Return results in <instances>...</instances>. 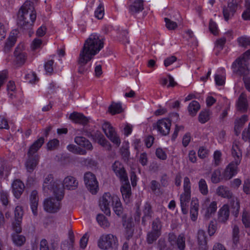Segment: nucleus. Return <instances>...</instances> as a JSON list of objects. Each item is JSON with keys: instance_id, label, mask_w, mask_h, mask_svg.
<instances>
[{"instance_id": "nucleus-1", "label": "nucleus", "mask_w": 250, "mask_h": 250, "mask_svg": "<svg viewBox=\"0 0 250 250\" xmlns=\"http://www.w3.org/2000/svg\"><path fill=\"white\" fill-rule=\"evenodd\" d=\"M36 17V12L33 3L30 1H26L19 11L18 24L23 30H30L34 25ZM33 33V31L29 30V36H31Z\"/></svg>"}, {"instance_id": "nucleus-2", "label": "nucleus", "mask_w": 250, "mask_h": 250, "mask_svg": "<svg viewBox=\"0 0 250 250\" xmlns=\"http://www.w3.org/2000/svg\"><path fill=\"white\" fill-rule=\"evenodd\" d=\"M104 44L102 36L97 34H92L85 41L80 53L86 56L88 59H92L104 47Z\"/></svg>"}, {"instance_id": "nucleus-3", "label": "nucleus", "mask_w": 250, "mask_h": 250, "mask_svg": "<svg viewBox=\"0 0 250 250\" xmlns=\"http://www.w3.org/2000/svg\"><path fill=\"white\" fill-rule=\"evenodd\" d=\"M231 155L234 161L231 162L226 167L224 177L226 180L231 179L238 171V166L240 164L242 159V150L238 142L233 143L231 149Z\"/></svg>"}, {"instance_id": "nucleus-4", "label": "nucleus", "mask_w": 250, "mask_h": 250, "mask_svg": "<svg viewBox=\"0 0 250 250\" xmlns=\"http://www.w3.org/2000/svg\"><path fill=\"white\" fill-rule=\"evenodd\" d=\"M44 142V138L40 137L29 148L27 153L28 159L25 163V167L27 171L30 173L33 171L38 164L39 156L35 154L42 146Z\"/></svg>"}, {"instance_id": "nucleus-5", "label": "nucleus", "mask_w": 250, "mask_h": 250, "mask_svg": "<svg viewBox=\"0 0 250 250\" xmlns=\"http://www.w3.org/2000/svg\"><path fill=\"white\" fill-rule=\"evenodd\" d=\"M60 186V182L54 180L52 174H48L44 178L43 183V189L44 191H53L54 198L57 201H61L63 198L64 193Z\"/></svg>"}, {"instance_id": "nucleus-6", "label": "nucleus", "mask_w": 250, "mask_h": 250, "mask_svg": "<svg viewBox=\"0 0 250 250\" xmlns=\"http://www.w3.org/2000/svg\"><path fill=\"white\" fill-rule=\"evenodd\" d=\"M118 245L117 238L112 234H103L98 241V246L104 250L116 249Z\"/></svg>"}, {"instance_id": "nucleus-7", "label": "nucleus", "mask_w": 250, "mask_h": 250, "mask_svg": "<svg viewBox=\"0 0 250 250\" xmlns=\"http://www.w3.org/2000/svg\"><path fill=\"white\" fill-rule=\"evenodd\" d=\"M84 182L87 189L92 194H96L99 190V184L95 175L91 172L84 175Z\"/></svg>"}, {"instance_id": "nucleus-8", "label": "nucleus", "mask_w": 250, "mask_h": 250, "mask_svg": "<svg viewBox=\"0 0 250 250\" xmlns=\"http://www.w3.org/2000/svg\"><path fill=\"white\" fill-rule=\"evenodd\" d=\"M103 130L107 137L117 146L121 144V140L114 128L109 123H105L102 126Z\"/></svg>"}, {"instance_id": "nucleus-9", "label": "nucleus", "mask_w": 250, "mask_h": 250, "mask_svg": "<svg viewBox=\"0 0 250 250\" xmlns=\"http://www.w3.org/2000/svg\"><path fill=\"white\" fill-rule=\"evenodd\" d=\"M168 241L172 246L176 247L179 250H185L186 248V238L184 234L181 233L178 237L174 233H169Z\"/></svg>"}, {"instance_id": "nucleus-10", "label": "nucleus", "mask_w": 250, "mask_h": 250, "mask_svg": "<svg viewBox=\"0 0 250 250\" xmlns=\"http://www.w3.org/2000/svg\"><path fill=\"white\" fill-rule=\"evenodd\" d=\"M238 1L237 0H231L228 2L227 6H224L223 13L226 21L231 19L237 9Z\"/></svg>"}, {"instance_id": "nucleus-11", "label": "nucleus", "mask_w": 250, "mask_h": 250, "mask_svg": "<svg viewBox=\"0 0 250 250\" xmlns=\"http://www.w3.org/2000/svg\"><path fill=\"white\" fill-rule=\"evenodd\" d=\"M250 57V50H248L232 63V67L234 69H237L236 70H239L240 68H243V70L249 69L248 61Z\"/></svg>"}, {"instance_id": "nucleus-12", "label": "nucleus", "mask_w": 250, "mask_h": 250, "mask_svg": "<svg viewBox=\"0 0 250 250\" xmlns=\"http://www.w3.org/2000/svg\"><path fill=\"white\" fill-rule=\"evenodd\" d=\"M171 126V121L169 119L158 120L154 127L162 135L166 136L169 134Z\"/></svg>"}, {"instance_id": "nucleus-13", "label": "nucleus", "mask_w": 250, "mask_h": 250, "mask_svg": "<svg viewBox=\"0 0 250 250\" xmlns=\"http://www.w3.org/2000/svg\"><path fill=\"white\" fill-rule=\"evenodd\" d=\"M79 182L77 179L72 176H67L65 177L62 181V187H59V188H62L69 190H75L77 188Z\"/></svg>"}, {"instance_id": "nucleus-14", "label": "nucleus", "mask_w": 250, "mask_h": 250, "mask_svg": "<svg viewBox=\"0 0 250 250\" xmlns=\"http://www.w3.org/2000/svg\"><path fill=\"white\" fill-rule=\"evenodd\" d=\"M112 170L121 181L126 180L128 178L126 172L121 162L115 161L112 166Z\"/></svg>"}, {"instance_id": "nucleus-15", "label": "nucleus", "mask_w": 250, "mask_h": 250, "mask_svg": "<svg viewBox=\"0 0 250 250\" xmlns=\"http://www.w3.org/2000/svg\"><path fill=\"white\" fill-rule=\"evenodd\" d=\"M23 45L19 44L15 49L14 51V56L15 61L18 64L22 65L25 62L27 55L23 51Z\"/></svg>"}, {"instance_id": "nucleus-16", "label": "nucleus", "mask_w": 250, "mask_h": 250, "mask_svg": "<svg viewBox=\"0 0 250 250\" xmlns=\"http://www.w3.org/2000/svg\"><path fill=\"white\" fill-rule=\"evenodd\" d=\"M237 110L244 113L246 112L248 108V102L247 96L245 92L241 93L236 103Z\"/></svg>"}, {"instance_id": "nucleus-17", "label": "nucleus", "mask_w": 250, "mask_h": 250, "mask_svg": "<svg viewBox=\"0 0 250 250\" xmlns=\"http://www.w3.org/2000/svg\"><path fill=\"white\" fill-rule=\"evenodd\" d=\"M91 59L90 58L88 59L86 56L80 53L78 59V64L79 65L78 71L80 74H84L88 71L89 66H86V64Z\"/></svg>"}, {"instance_id": "nucleus-18", "label": "nucleus", "mask_w": 250, "mask_h": 250, "mask_svg": "<svg viewBox=\"0 0 250 250\" xmlns=\"http://www.w3.org/2000/svg\"><path fill=\"white\" fill-rule=\"evenodd\" d=\"M24 184L20 180H15L12 184V192L17 199L20 198L24 190Z\"/></svg>"}, {"instance_id": "nucleus-19", "label": "nucleus", "mask_w": 250, "mask_h": 250, "mask_svg": "<svg viewBox=\"0 0 250 250\" xmlns=\"http://www.w3.org/2000/svg\"><path fill=\"white\" fill-rule=\"evenodd\" d=\"M123 185L121 188V192L122 194L123 198L124 201L128 202L129 201V198L131 195V187L128 181V178L126 180L121 181Z\"/></svg>"}, {"instance_id": "nucleus-20", "label": "nucleus", "mask_w": 250, "mask_h": 250, "mask_svg": "<svg viewBox=\"0 0 250 250\" xmlns=\"http://www.w3.org/2000/svg\"><path fill=\"white\" fill-rule=\"evenodd\" d=\"M100 201L102 203H121L118 195L108 192L103 194Z\"/></svg>"}, {"instance_id": "nucleus-21", "label": "nucleus", "mask_w": 250, "mask_h": 250, "mask_svg": "<svg viewBox=\"0 0 250 250\" xmlns=\"http://www.w3.org/2000/svg\"><path fill=\"white\" fill-rule=\"evenodd\" d=\"M197 240L199 250H208L207 236L205 232L203 230H199L197 234Z\"/></svg>"}, {"instance_id": "nucleus-22", "label": "nucleus", "mask_w": 250, "mask_h": 250, "mask_svg": "<svg viewBox=\"0 0 250 250\" xmlns=\"http://www.w3.org/2000/svg\"><path fill=\"white\" fill-rule=\"evenodd\" d=\"M229 215V207L227 204H224L218 212V220L219 222L225 223L228 220Z\"/></svg>"}, {"instance_id": "nucleus-23", "label": "nucleus", "mask_w": 250, "mask_h": 250, "mask_svg": "<svg viewBox=\"0 0 250 250\" xmlns=\"http://www.w3.org/2000/svg\"><path fill=\"white\" fill-rule=\"evenodd\" d=\"M69 117L75 123L83 125L87 124L89 120L88 118L84 116L83 114L77 112L71 114Z\"/></svg>"}, {"instance_id": "nucleus-24", "label": "nucleus", "mask_w": 250, "mask_h": 250, "mask_svg": "<svg viewBox=\"0 0 250 250\" xmlns=\"http://www.w3.org/2000/svg\"><path fill=\"white\" fill-rule=\"evenodd\" d=\"M243 68H240L239 70H236L237 73L240 75L243 76V80L246 89L250 92V77H248L250 73L249 69L243 70Z\"/></svg>"}, {"instance_id": "nucleus-25", "label": "nucleus", "mask_w": 250, "mask_h": 250, "mask_svg": "<svg viewBox=\"0 0 250 250\" xmlns=\"http://www.w3.org/2000/svg\"><path fill=\"white\" fill-rule=\"evenodd\" d=\"M248 120V117L246 115H243L240 118L235 120L234 123V131L237 136L240 134L241 128Z\"/></svg>"}, {"instance_id": "nucleus-26", "label": "nucleus", "mask_w": 250, "mask_h": 250, "mask_svg": "<svg viewBox=\"0 0 250 250\" xmlns=\"http://www.w3.org/2000/svg\"><path fill=\"white\" fill-rule=\"evenodd\" d=\"M144 9L143 1L142 0L135 1L129 7V13L134 15L142 11Z\"/></svg>"}, {"instance_id": "nucleus-27", "label": "nucleus", "mask_w": 250, "mask_h": 250, "mask_svg": "<svg viewBox=\"0 0 250 250\" xmlns=\"http://www.w3.org/2000/svg\"><path fill=\"white\" fill-rule=\"evenodd\" d=\"M74 141L77 145L84 147L87 150H91L93 148L91 143L83 137H76Z\"/></svg>"}, {"instance_id": "nucleus-28", "label": "nucleus", "mask_w": 250, "mask_h": 250, "mask_svg": "<svg viewBox=\"0 0 250 250\" xmlns=\"http://www.w3.org/2000/svg\"><path fill=\"white\" fill-rule=\"evenodd\" d=\"M17 41V38L14 33H11L6 42H5L3 51L5 53H8L11 50L12 48L15 45Z\"/></svg>"}, {"instance_id": "nucleus-29", "label": "nucleus", "mask_w": 250, "mask_h": 250, "mask_svg": "<svg viewBox=\"0 0 250 250\" xmlns=\"http://www.w3.org/2000/svg\"><path fill=\"white\" fill-rule=\"evenodd\" d=\"M217 204H204L203 208L205 216L207 218H209L212 214L215 212L217 209Z\"/></svg>"}, {"instance_id": "nucleus-30", "label": "nucleus", "mask_w": 250, "mask_h": 250, "mask_svg": "<svg viewBox=\"0 0 250 250\" xmlns=\"http://www.w3.org/2000/svg\"><path fill=\"white\" fill-rule=\"evenodd\" d=\"M216 192L219 196L224 198H231L232 196V194L229 188L223 186H219L217 188Z\"/></svg>"}, {"instance_id": "nucleus-31", "label": "nucleus", "mask_w": 250, "mask_h": 250, "mask_svg": "<svg viewBox=\"0 0 250 250\" xmlns=\"http://www.w3.org/2000/svg\"><path fill=\"white\" fill-rule=\"evenodd\" d=\"M149 188L152 192L157 196H159L163 194V191L160 188V185L156 180H152L151 181Z\"/></svg>"}, {"instance_id": "nucleus-32", "label": "nucleus", "mask_w": 250, "mask_h": 250, "mask_svg": "<svg viewBox=\"0 0 250 250\" xmlns=\"http://www.w3.org/2000/svg\"><path fill=\"white\" fill-rule=\"evenodd\" d=\"M19 233H13L11 235L13 242L17 246H21L25 242L26 238L24 236Z\"/></svg>"}, {"instance_id": "nucleus-33", "label": "nucleus", "mask_w": 250, "mask_h": 250, "mask_svg": "<svg viewBox=\"0 0 250 250\" xmlns=\"http://www.w3.org/2000/svg\"><path fill=\"white\" fill-rule=\"evenodd\" d=\"M97 136V140L98 143L104 147L107 150H110L111 146L110 143L105 139L103 135L100 133H97L96 134Z\"/></svg>"}, {"instance_id": "nucleus-34", "label": "nucleus", "mask_w": 250, "mask_h": 250, "mask_svg": "<svg viewBox=\"0 0 250 250\" xmlns=\"http://www.w3.org/2000/svg\"><path fill=\"white\" fill-rule=\"evenodd\" d=\"M200 105L196 101H192L188 105V110L191 116H194L199 110Z\"/></svg>"}, {"instance_id": "nucleus-35", "label": "nucleus", "mask_w": 250, "mask_h": 250, "mask_svg": "<svg viewBox=\"0 0 250 250\" xmlns=\"http://www.w3.org/2000/svg\"><path fill=\"white\" fill-rule=\"evenodd\" d=\"M108 110L112 115L119 114L123 111L122 105L120 103H113L109 107Z\"/></svg>"}, {"instance_id": "nucleus-36", "label": "nucleus", "mask_w": 250, "mask_h": 250, "mask_svg": "<svg viewBox=\"0 0 250 250\" xmlns=\"http://www.w3.org/2000/svg\"><path fill=\"white\" fill-rule=\"evenodd\" d=\"M44 209L49 213H55L60 208V204H43Z\"/></svg>"}, {"instance_id": "nucleus-37", "label": "nucleus", "mask_w": 250, "mask_h": 250, "mask_svg": "<svg viewBox=\"0 0 250 250\" xmlns=\"http://www.w3.org/2000/svg\"><path fill=\"white\" fill-rule=\"evenodd\" d=\"M96 219L99 224L103 228H107L110 225L107 218L103 214H98Z\"/></svg>"}, {"instance_id": "nucleus-38", "label": "nucleus", "mask_w": 250, "mask_h": 250, "mask_svg": "<svg viewBox=\"0 0 250 250\" xmlns=\"http://www.w3.org/2000/svg\"><path fill=\"white\" fill-rule=\"evenodd\" d=\"M161 233H159L153 231H150L147 234L146 240L148 244H152L160 236Z\"/></svg>"}, {"instance_id": "nucleus-39", "label": "nucleus", "mask_w": 250, "mask_h": 250, "mask_svg": "<svg viewBox=\"0 0 250 250\" xmlns=\"http://www.w3.org/2000/svg\"><path fill=\"white\" fill-rule=\"evenodd\" d=\"M162 223L159 218H156L152 223L151 231L161 233Z\"/></svg>"}, {"instance_id": "nucleus-40", "label": "nucleus", "mask_w": 250, "mask_h": 250, "mask_svg": "<svg viewBox=\"0 0 250 250\" xmlns=\"http://www.w3.org/2000/svg\"><path fill=\"white\" fill-rule=\"evenodd\" d=\"M199 189L200 192L203 195H207L208 193V185L204 179L200 180L198 183Z\"/></svg>"}, {"instance_id": "nucleus-41", "label": "nucleus", "mask_w": 250, "mask_h": 250, "mask_svg": "<svg viewBox=\"0 0 250 250\" xmlns=\"http://www.w3.org/2000/svg\"><path fill=\"white\" fill-rule=\"evenodd\" d=\"M22 220L21 219H15L12 224V229L16 233H20L22 231L21 224Z\"/></svg>"}, {"instance_id": "nucleus-42", "label": "nucleus", "mask_w": 250, "mask_h": 250, "mask_svg": "<svg viewBox=\"0 0 250 250\" xmlns=\"http://www.w3.org/2000/svg\"><path fill=\"white\" fill-rule=\"evenodd\" d=\"M237 42L240 46L247 47L250 45V37L242 36L238 38Z\"/></svg>"}, {"instance_id": "nucleus-43", "label": "nucleus", "mask_w": 250, "mask_h": 250, "mask_svg": "<svg viewBox=\"0 0 250 250\" xmlns=\"http://www.w3.org/2000/svg\"><path fill=\"white\" fill-rule=\"evenodd\" d=\"M209 116L210 113L208 111H202L199 115V121L202 124H204L209 120Z\"/></svg>"}, {"instance_id": "nucleus-44", "label": "nucleus", "mask_w": 250, "mask_h": 250, "mask_svg": "<svg viewBox=\"0 0 250 250\" xmlns=\"http://www.w3.org/2000/svg\"><path fill=\"white\" fill-rule=\"evenodd\" d=\"M113 209L115 213L118 216H120L125 212V209L123 206L122 204H111Z\"/></svg>"}, {"instance_id": "nucleus-45", "label": "nucleus", "mask_w": 250, "mask_h": 250, "mask_svg": "<svg viewBox=\"0 0 250 250\" xmlns=\"http://www.w3.org/2000/svg\"><path fill=\"white\" fill-rule=\"evenodd\" d=\"M198 204H194L190 206V213L191 219L192 221H195L198 216Z\"/></svg>"}, {"instance_id": "nucleus-46", "label": "nucleus", "mask_w": 250, "mask_h": 250, "mask_svg": "<svg viewBox=\"0 0 250 250\" xmlns=\"http://www.w3.org/2000/svg\"><path fill=\"white\" fill-rule=\"evenodd\" d=\"M221 171L219 169L215 170L212 173L211 181L213 183H218L221 180Z\"/></svg>"}, {"instance_id": "nucleus-47", "label": "nucleus", "mask_w": 250, "mask_h": 250, "mask_svg": "<svg viewBox=\"0 0 250 250\" xmlns=\"http://www.w3.org/2000/svg\"><path fill=\"white\" fill-rule=\"evenodd\" d=\"M104 15V9L102 4H99L95 11V16L98 19L101 20L103 18Z\"/></svg>"}, {"instance_id": "nucleus-48", "label": "nucleus", "mask_w": 250, "mask_h": 250, "mask_svg": "<svg viewBox=\"0 0 250 250\" xmlns=\"http://www.w3.org/2000/svg\"><path fill=\"white\" fill-rule=\"evenodd\" d=\"M246 9L242 14V17L245 20H250V2L246 1Z\"/></svg>"}, {"instance_id": "nucleus-49", "label": "nucleus", "mask_w": 250, "mask_h": 250, "mask_svg": "<svg viewBox=\"0 0 250 250\" xmlns=\"http://www.w3.org/2000/svg\"><path fill=\"white\" fill-rule=\"evenodd\" d=\"M59 146V141L54 139L49 141L47 144V148L48 150H54L56 149Z\"/></svg>"}, {"instance_id": "nucleus-50", "label": "nucleus", "mask_w": 250, "mask_h": 250, "mask_svg": "<svg viewBox=\"0 0 250 250\" xmlns=\"http://www.w3.org/2000/svg\"><path fill=\"white\" fill-rule=\"evenodd\" d=\"M155 154L157 158L160 160H165L167 159V153L162 148H157L155 151Z\"/></svg>"}, {"instance_id": "nucleus-51", "label": "nucleus", "mask_w": 250, "mask_h": 250, "mask_svg": "<svg viewBox=\"0 0 250 250\" xmlns=\"http://www.w3.org/2000/svg\"><path fill=\"white\" fill-rule=\"evenodd\" d=\"M26 81L30 83H35L38 81L35 73H30L26 74L25 76Z\"/></svg>"}, {"instance_id": "nucleus-52", "label": "nucleus", "mask_w": 250, "mask_h": 250, "mask_svg": "<svg viewBox=\"0 0 250 250\" xmlns=\"http://www.w3.org/2000/svg\"><path fill=\"white\" fill-rule=\"evenodd\" d=\"M158 248L159 250H172V249L167 246L166 241L162 239L158 241Z\"/></svg>"}, {"instance_id": "nucleus-53", "label": "nucleus", "mask_w": 250, "mask_h": 250, "mask_svg": "<svg viewBox=\"0 0 250 250\" xmlns=\"http://www.w3.org/2000/svg\"><path fill=\"white\" fill-rule=\"evenodd\" d=\"M23 211L21 206H18L15 210V219H21L22 220Z\"/></svg>"}, {"instance_id": "nucleus-54", "label": "nucleus", "mask_w": 250, "mask_h": 250, "mask_svg": "<svg viewBox=\"0 0 250 250\" xmlns=\"http://www.w3.org/2000/svg\"><path fill=\"white\" fill-rule=\"evenodd\" d=\"M184 191L191 192V184L189 179L185 177L184 179Z\"/></svg>"}, {"instance_id": "nucleus-55", "label": "nucleus", "mask_w": 250, "mask_h": 250, "mask_svg": "<svg viewBox=\"0 0 250 250\" xmlns=\"http://www.w3.org/2000/svg\"><path fill=\"white\" fill-rule=\"evenodd\" d=\"M30 201L31 203H38L39 202V197L38 192L36 190L32 191L30 195Z\"/></svg>"}, {"instance_id": "nucleus-56", "label": "nucleus", "mask_w": 250, "mask_h": 250, "mask_svg": "<svg viewBox=\"0 0 250 250\" xmlns=\"http://www.w3.org/2000/svg\"><path fill=\"white\" fill-rule=\"evenodd\" d=\"M166 27L169 30L175 29L177 27L176 22L171 21L167 18H165Z\"/></svg>"}, {"instance_id": "nucleus-57", "label": "nucleus", "mask_w": 250, "mask_h": 250, "mask_svg": "<svg viewBox=\"0 0 250 250\" xmlns=\"http://www.w3.org/2000/svg\"><path fill=\"white\" fill-rule=\"evenodd\" d=\"M54 61L52 60H49L44 64V68L46 72L48 73L51 74L53 71V65Z\"/></svg>"}, {"instance_id": "nucleus-58", "label": "nucleus", "mask_w": 250, "mask_h": 250, "mask_svg": "<svg viewBox=\"0 0 250 250\" xmlns=\"http://www.w3.org/2000/svg\"><path fill=\"white\" fill-rule=\"evenodd\" d=\"M190 199V192H184L180 196V203H185L189 202Z\"/></svg>"}, {"instance_id": "nucleus-59", "label": "nucleus", "mask_w": 250, "mask_h": 250, "mask_svg": "<svg viewBox=\"0 0 250 250\" xmlns=\"http://www.w3.org/2000/svg\"><path fill=\"white\" fill-rule=\"evenodd\" d=\"M221 153L218 150L214 152L213 155V162L214 165L217 166L219 165L221 162Z\"/></svg>"}, {"instance_id": "nucleus-60", "label": "nucleus", "mask_w": 250, "mask_h": 250, "mask_svg": "<svg viewBox=\"0 0 250 250\" xmlns=\"http://www.w3.org/2000/svg\"><path fill=\"white\" fill-rule=\"evenodd\" d=\"M210 31L214 35L218 34V28L216 23L212 20H210L209 24Z\"/></svg>"}, {"instance_id": "nucleus-61", "label": "nucleus", "mask_w": 250, "mask_h": 250, "mask_svg": "<svg viewBox=\"0 0 250 250\" xmlns=\"http://www.w3.org/2000/svg\"><path fill=\"white\" fill-rule=\"evenodd\" d=\"M177 60V58L174 56H171L167 58L164 62V65L166 67H167L170 65H171L173 63L176 62Z\"/></svg>"}, {"instance_id": "nucleus-62", "label": "nucleus", "mask_w": 250, "mask_h": 250, "mask_svg": "<svg viewBox=\"0 0 250 250\" xmlns=\"http://www.w3.org/2000/svg\"><path fill=\"white\" fill-rule=\"evenodd\" d=\"M7 29L5 26L0 22V42L2 41L6 37Z\"/></svg>"}, {"instance_id": "nucleus-63", "label": "nucleus", "mask_w": 250, "mask_h": 250, "mask_svg": "<svg viewBox=\"0 0 250 250\" xmlns=\"http://www.w3.org/2000/svg\"><path fill=\"white\" fill-rule=\"evenodd\" d=\"M42 44V41L41 39L36 38L35 39L31 44V48L33 50H36L39 48Z\"/></svg>"}, {"instance_id": "nucleus-64", "label": "nucleus", "mask_w": 250, "mask_h": 250, "mask_svg": "<svg viewBox=\"0 0 250 250\" xmlns=\"http://www.w3.org/2000/svg\"><path fill=\"white\" fill-rule=\"evenodd\" d=\"M242 220L246 227L248 228L250 227V219L247 212L244 211L243 212Z\"/></svg>"}]
</instances>
